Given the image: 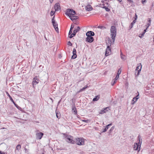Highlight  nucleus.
<instances>
[{
  "label": "nucleus",
  "instance_id": "f257e3e1",
  "mask_svg": "<svg viewBox=\"0 0 154 154\" xmlns=\"http://www.w3.org/2000/svg\"><path fill=\"white\" fill-rule=\"evenodd\" d=\"M116 33V27L114 26H112L110 29V35L112 40L113 41V43H114L115 39Z\"/></svg>",
  "mask_w": 154,
  "mask_h": 154
},
{
  "label": "nucleus",
  "instance_id": "f03ea898",
  "mask_svg": "<svg viewBox=\"0 0 154 154\" xmlns=\"http://www.w3.org/2000/svg\"><path fill=\"white\" fill-rule=\"evenodd\" d=\"M76 144L79 145H83L85 143V140L83 138H77L75 139Z\"/></svg>",
  "mask_w": 154,
  "mask_h": 154
},
{
  "label": "nucleus",
  "instance_id": "7ed1b4c3",
  "mask_svg": "<svg viewBox=\"0 0 154 154\" xmlns=\"http://www.w3.org/2000/svg\"><path fill=\"white\" fill-rule=\"evenodd\" d=\"M75 12L72 9H68L65 13L66 15L69 16L74 15L75 14Z\"/></svg>",
  "mask_w": 154,
  "mask_h": 154
},
{
  "label": "nucleus",
  "instance_id": "20e7f679",
  "mask_svg": "<svg viewBox=\"0 0 154 154\" xmlns=\"http://www.w3.org/2000/svg\"><path fill=\"white\" fill-rule=\"evenodd\" d=\"M142 68V66L141 63L137 64V66L136 67L135 70V75H138L140 72Z\"/></svg>",
  "mask_w": 154,
  "mask_h": 154
},
{
  "label": "nucleus",
  "instance_id": "39448f33",
  "mask_svg": "<svg viewBox=\"0 0 154 154\" xmlns=\"http://www.w3.org/2000/svg\"><path fill=\"white\" fill-rule=\"evenodd\" d=\"M36 139L40 140L41 139L42 136L44 135L43 133L39 132L38 131H36Z\"/></svg>",
  "mask_w": 154,
  "mask_h": 154
},
{
  "label": "nucleus",
  "instance_id": "423d86ee",
  "mask_svg": "<svg viewBox=\"0 0 154 154\" xmlns=\"http://www.w3.org/2000/svg\"><path fill=\"white\" fill-rule=\"evenodd\" d=\"M66 141L68 143H73L74 141L73 140V137L71 136H68L66 137Z\"/></svg>",
  "mask_w": 154,
  "mask_h": 154
},
{
  "label": "nucleus",
  "instance_id": "0eeeda50",
  "mask_svg": "<svg viewBox=\"0 0 154 154\" xmlns=\"http://www.w3.org/2000/svg\"><path fill=\"white\" fill-rule=\"evenodd\" d=\"M140 147L137 143H135L134 145L133 148L134 150H137L138 152H139L140 149Z\"/></svg>",
  "mask_w": 154,
  "mask_h": 154
},
{
  "label": "nucleus",
  "instance_id": "6e6552de",
  "mask_svg": "<svg viewBox=\"0 0 154 154\" xmlns=\"http://www.w3.org/2000/svg\"><path fill=\"white\" fill-rule=\"evenodd\" d=\"M111 51L110 47H109V46H107L105 52V55L107 56L109 55L110 54Z\"/></svg>",
  "mask_w": 154,
  "mask_h": 154
},
{
  "label": "nucleus",
  "instance_id": "1a4fd4ad",
  "mask_svg": "<svg viewBox=\"0 0 154 154\" xmlns=\"http://www.w3.org/2000/svg\"><path fill=\"white\" fill-rule=\"evenodd\" d=\"M86 40L87 42L91 43L94 41V38L92 36H89V35L86 38Z\"/></svg>",
  "mask_w": 154,
  "mask_h": 154
},
{
  "label": "nucleus",
  "instance_id": "9d476101",
  "mask_svg": "<svg viewBox=\"0 0 154 154\" xmlns=\"http://www.w3.org/2000/svg\"><path fill=\"white\" fill-rule=\"evenodd\" d=\"M53 23V26L54 27V28L55 30L57 32H58V25L57 23L56 22L53 21L52 22Z\"/></svg>",
  "mask_w": 154,
  "mask_h": 154
},
{
  "label": "nucleus",
  "instance_id": "9b49d317",
  "mask_svg": "<svg viewBox=\"0 0 154 154\" xmlns=\"http://www.w3.org/2000/svg\"><path fill=\"white\" fill-rule=\"evenodd\" d=\"M54 7L55 11H59L60 10V5L59 3L56 4Z\"/></svg>",
  "mask_w": 154,
  "mask_h": 154
},
{
  "label": "nucleus",
  "instance_id": "f8f14e48",
  "mask_svg": "<svg viewBox=\"0 0 154 154\" xmlns=\"http://www.w3.org/2000/svg\"><path fill=\"white\" fill-rule=\"evenodd\" d=\"M80 29V28L79 26L77 27V28H75L74 30L73 31L72 35H75L76 33L79 31Z\"/></svg>",
  "mask_w": 154,
  "mask_h": 154
},
{
  "label": "nucleus",
  "instance_id": "ddd939ff",
  "mask_svg": "<svg viewBox=\"0 0 154 154\" xmlns=\"http://www.w3.org/2000/svg\"><path fill=\"white\" fill-rule=\"evenodd\" d=\"M114 43H113V42H112L110 38H108V41L106 42V45L107 46H109V47H110L111 46V44H113Z\"/></svg>",
  "mask_w": 154,
  "mask_h": 154
},
{
  "label": "nucleus",
  "instance_id": "4468645a",
  "mask_svg": "<svg viewBox=\"0 0 154 154\" xmlns=\"http://www.w3.org/2000/svg\"><path fill=\"white\" fill-rule=\"evenodd\" d=\"M94 33L91 31H88L86 33V35L87 36H88V35H89V36H94Z\"/></svg>",
  "mask_w": 154,
  "mask_h": 154
},
{
  "label": "nucleus",
  "instance_id": "2eb2a0df",
  "mask_svg": "<svg viewBox=\"0 0 154 154\" xmlns=\"http://www.w3.org/2000/svg\"><path fill=\"white\" fill-rule=\"evenodd\" d=\"M85 9L86 11H89L92 9V8L90 5H88L85 7Z\"/></svg>",
  "mask_w": 154,
  "mask_h": 154
},
{
  "label": "nucleus",
  "instance_id": "dca6fc26",
  "mask_svg": "<svg viewBox=\"0 0 154 154\" xmlns=\"http://www.w3.org/2000/svg\"><path fill=\"white\" fill-rule=\"evenodd\" d=\"M137 93H138V94L137 96L136 97H134L132 100V101L134 102V103H132V104H134L135 102L137 101L139 98L138 96L139 94V92H137Z\"/></svg>",
  "mask_w": 154,
  "mask_h": 154
},
{
  "label": "nucleus",
  "instance_id": "f3484780",
  "mask_svg": "<svg viewBox=\"0 0 154 154\" xmlns=\"http://www.w3.org/2000/svg\"><path fill=\"white\" fill-rule=\"evenodd\" d=\"M121 69L120 68L118 70L117 74L116 75V77L115 78L116 80H117L119 78V75L121 73Z\"/></svg>",
  "mask_w": 154,
  "mask_h": 154
},
{
  "label": "nucleus",
  "instance_id": "a211bd4d",
  "mask_svg": "<svg viewBox=\"0 0 154 154\" xmlns=\"http://www.w3.org/2000/svg\"><path fill=\"white\" fill-rule=\"evenodd\" d=\"M69 18H70V19L72 20H75L76 19H78V17L77 16H75L74 15H72L71 16H69Z\"/></svg>",
  "mask_w": 154,
  "mask_h": 154
},
{
  "label": "nucleus",
  "instance_id": "6ab92c4d",
  "mask_svg": "<svg viewBox=\"0 0 154 154\" xmlns=\"http://www.w3.org/2000/svg\"><path fill=\"white\" fill-rule=\"evenodd\" d=\"M38 80L36 78V77L34 78L33 79V81L32 82V84L33 85H36L37 83H38Z\"/></svg>",
  "mask_w": 154,
  "mask_h": 154
},
{
  "label": "nucleus",
  "instance_id": "aec40b11",
  "mask_svg": "<svg viewBox=\"0 0 154 154\" xmlns=\"http://www.w3.org/2000/svg\"><path fill=\"white\" fill-rule=\"evenodd\" d=\"M6 93L7 96L9 97L10 100L12 101L14 104H15V102L14 101L13 99L12 98V97L11 96L8 92H6Z\"/></svg>",
  "mask_w": 154,
  "mask_h": 154
},
{
  "label": "nucleus",
  "instance_id": "412c9836",
  "mask_svg": "<svg viewBox=\"0 0 154 154\" xmlns=\"http://www.w3.org/2000/svg\"><path fill=\"white\" fill-rule=\"evenodd\" d=\"M147 21L148 23H147V25H146V26L147 27V29L150 26L151 24V20L150 18H148Z\"/></svg>",
  "mask_w": 154,
  "mask_h": 154
},
{
  "label": "nucleus",
  "instance_id": "4be33fe9",
  "mask_svg": "<svg viewBox=\"0 0 154 154\" xmlns=\"http://www.w3.org/2000/svg\"><path fill=\"white\" fill-rule=\"evenodd\" d=\"M100 97L99 95H97L96 96L95 98H94L93 99V101H97L100 98Z\"/></svg>",
  "mask_w": 154,
  "mask_h": 154
},
{
  "label": "nucleus",
  "instance_id": "5701e85b",
  "mask_svg": "<svg viewBox=\"0 0 154 154\" xmlns=\"http://www.w3.org/2000/svg\"><path fill=\"white\" fill-rule=\"evenodd\" d=\"M135 23V20H134L131 23V25L129 26V29H131L133 27L134 24Z\"/></svg>",
  "mask_w": 154,
  "mask_h": 154
},
{
  "label": "nucleus",
  "instance_id": "b1692460",
  "mask_svg": "<svg viewBox=\"0 0 154 154\" xmlns=\"http://www.w3.org/2000/svg\"><path fill=\"white\" fill-rule=\"evenodd\" d=\"M121 59L123 60H125V56L123 55L121 52Z\"/></svg>",
  "mask_w": 154,
  "mask_h": 154
},
{
  "label": "nucleus",
  "instance_id": "393cba45",
  "mask_svg": "<svg viewBox=\"0 0 154 154\" xmlns=\"http://www.w3.org/2000/svg\"><path fill=\"white\" fill-rule=\"evenodd\" d=\"M88 87V86H85L84 87H83L82 89H81L78 92H81L82 91H83L85 90V89H86Z\"/></svg>",
  "mask_w": 154,
  "mask_h": 154
},
{
  "label": "nucleus",
  "instance_id": "a878e982",
  "mask_svg": "<svg viewBox=\"0 0 154 154\" xmlns=\"http://www.w3.org/2000/svg\"><path fill=\"white\" fill-rule=\"evenodd\" d=\"M21 147V145L20 144H18L16 146V149L19 151Z\"/></svg>",
  "mask_w": 154,
  "mask_h": 154
},
{
  "label": "nucleus",
  "instance_id": "bb28decb",
  "mask_svg": "<svg viewBox=\"0 0 154 154\" xmlns=\"http://www.w3.org/2000/svg\"><path fill=\"white\" fill-rule=\"evenodd\" d=\"M73 55L72 56V58L73 59H75L77 57V55L76 53H72Z\"/></svg>",
  "mask_w": 154,
  "mask_h": 154
},
{
  "label": "nucleus",
  "instance_id": "cd10ccee",
  "mask_svg": "<svg viewBox=\"0 0 154 154\" xmlns=\"http://www.w3.org/2000/svg\"><path fill=\"white\" fill-rule=\"evenodd\" d=\"M25 150V152L27 154H29V149H27L26 148L24 149Z\"/></svg>",
  "mask_w": 154,
  "mask_h": 154
},
{
  "label": "nucleus",
  "instance_id": "c85d7f7f",
  "mask_svg": "<svg viewBox=\"0 0 154 154\" xmlns=\"http://www.w3.org/2000/svg\"><path fill=\"white\" fill-rule=\"evenodd\" d=\"M56 115L57 117L59 119L60 117V115L59 113H57V112H56Z\"/></svg>",
  "mask_w": 154,
  "mask_h": 154
},
{
  "label": "nucleus",
  "instance_id": "c756f323",
  "mask_svg": "<svg viewBox=\"0 0 154 154\" xmlns=\"http://www.w3.org/2000/svg\"><path fill=\"white\" fill-rule=\"evenodd\" d=\"M117 80H116L115 79L112 81V83H111V85L112 86L116 82V81Z\"/></svg>",
  "mask_w": 154,
  "mask_h": 154
},
{
  "label": "nucleus",
  "instance_id": "7c9ffc66",
  "mask_svg": "<svg viewBox=\"0 0 154 154\" xmlns=\"http://www.w3.org/2000/svg\"><path fill=\"white\" fill-rule=\"evenodd\" d=\"M103 8H104L107 11H110V9L106 6H104Z\"/></svg>",
  "mask_w": 154,
  "mask_h": 154
},
{
  "label": "nucleus",
  "instance_id": "2f4dec72",
  "mask_svg": "<svg viewBox=\"0 0 154 154\" xmlns=\"http://www.w3.org/2000/svg\"><path fill=\"white\" fill-rule=\"evenodd\" d=\"M112 125V124H111V123L109 124L106 126L105 128H106V129L107 130L108 129L109 127L111 126Z\"/></svg>",
  "mask_w": 154,
  "mask_h": 154
},
{
  "label": "nucleus",
  "instance_id": "473e14b6",
  "mask_svg": "<svg viewBox=\"0 0 154 154\" xmlns=\"http://www.w3.org/2000/svg\"><path fill=\"white\" fill-rule=\"evenodd\" d=\"M106 112V111H104L103 109L102 110H101L100 112H99V113L101 114H103L105 112Z\"/></svg>",
  "mask_w": 154,
  "mask_h": 154
},
{
  "label": "nucleus",
  "instance_id": "72a5a7b5",
  "mask_svg": "<svg viewBox=\"0 0 154 154\" xmlns=\"http://www.w3.org/2000/svg\"><path fill=\"white\" fill-rule=\"evenodd\" d=\"M142 143V139H141L140 140H139V142L137 143L138 145H139L140 146V145Z\"/></svg>",
  "mask_w": 154,
  "mask_h": 154
},
{
  "label": "nucleus",
  "instance_id": "f704fd0d",
  "mask_svg": "<svg viewBox=\"0 0 154 154\" xmlns=\"http://www.w3.org/2000/svg\"><path fill=\"white\" fill-rule=\"evenodd\" d=\"M74 108L75 109V110L74 111V112L75 114H76L77 113V110H76V107L75 106H74Z\"/></svg>",
  "mask_w": 154,
  "mask_h": 154
},
{
  "label": "nucleus",
  "instance_id": "c9c22d12",
  "mask_svg": "<svg viewBox=\"0 0 154 154\" xmlns=\"http://www.w3.org/2000/svg\"><path fill=\"white\" fill-rule=\"evenodd\" d=\"M55 12L54 11H52L50 13V15L51 16H52L54 14Z\"/></svg>",
  "mask_w": 154,
  "mask_h": 154
},
{
  "label": "nucleus",
  "instance_id": "e433bc0d",
  "mask_svg": "<svg viewBox=\"0 0 154 154\" xmlns=\"http://www.w3.org/2000/svg\"><path fill=\"white\" fill-rule=\"evenodd\" d=\"M67 45L71 46H72V43L70 41H69L68 42Z\"/></svg>",
  "mask_w": 154,
  "mask_h": 154
},
{
  "label": "nucleus",
  "instance_id": "4c0bfd02",
  "mask_svg": "<svg viewBox=\"0 0 154 154\" xmlns=\"http://www.w3.org/2000/svg\"><path fill=\"white\" fill-rule=\"evenodd\" d=\"M72 53H76V51L75 48H74L73 49Z\"/></svg>",
  "mask_w": 154,
  "mask_h": 154
},
{
  "label": "nucleus",
  "instance_id": "58836bf2",
  "mask_svg": "<svg viewBox=\"0 0 154 154\" xmlns=\"http://www.w3.org/2000/svg\"><path fill=\"white\" fill-rule=\"evenodd\" d=\"M114 126H112V127L111 128H110V130H109L110 131H112L113 130V129H114Z\"/></svg>",
  "mask_w": 154,
  "mask_h": 154
},
{
  "label": "nucleus",
  "instance_id": "ea45409f",
  "mask_svg": "<svg viewBox=\"0 0 154 154\" xmlns=\"http://www.w3.org/2000/svg\"><path fill=\"white\" fill-rule=\"evenodd\" d=\"M82 121L84 122H88L89 120H83Z\"/></svg>",
  "mask_w": 154,
  "mask_h": 154
},
{
  "label": "nucleus",
  "instance_id": "a19ab883",
  "mask_svg": "<svg viewBox=\"0 0 154 154\" xmlns=\"http://www.w3.org/2000/svg\"><path fill=\"white\" fill-rule=\"evenodd\" d=\"M103 28H105L104 27L102 26H98V28L102 29Z\"/></svg>",
  "mask_w": 154,
  "mask_h": 154
},
{
  "label": "nucleus",
  "instance_id": "79ce46f5",
  "mask_svg": "<svg viewBox=\"0 0 154 154\" xmlns=\"http://www.w3.org/2000/svg\"><path fill=\"white\" fill-rule=\"evenodd\" d=\"M74 25H72L71 26L70 29H71V30H72V29L74 28Z\"/></svg>",
  "mask_w": 154,
  "mask_h": 154
},
{
  "label": "nucleus",
  "instance_id": "37998d69",
  "mask_svg": "<svg viewBox=\"0 0 154 154\" xmlns=\"http://www.w3.org/2000/svg\"><path fill=\"white\" fill-rule=\"evenodd\" d=\"M109 109V107H107L105 108L104 109H103L104 111H106V110L107 111V109Z\"/></svg>",
  "mask_w": 154,
  "mask_h": 154
},
{
  "label": "nucleus",
  "instance_id": "c03bdc74",
  "mask_svg": "<svg viewBox=\"0 0 154 154\" xmlns=\"http://www.w3.org/2000/svg\"><path fill=\"white\" fill-rule=\"evenodd\" d=\"M75 35H72V34H71V35H70L69 37V38H72Z\"/></svg>",
  "mask_w": 154,
  "mask_h": 154
},
{
  "label": "nucleus",
  "instance_id": "a18cd8bd",
  "mask_svg": "<svg viewBox=\"0 0 154 154\" xmlns=\"http://www.w3.org/2000/svg\"><path fill=\"white\" fill-rule=\"evenodd\" d=\"M72 30L70 29V30H69V35L71 34L72 33Z\"/></svg>",
  "mask_w": 154,
  "mask_h": 154
},
{
  "label": "nucleus",
  "instance_id": "49530a36",
  "mask_svg": "<svg viewBox=\"0 0 154 154\" xmlns=\"http://www.w3.org/2000/svg\"><path fill=\"white\" fill-rule=\"evenodd\" d=\"M107 129H106V128H105L103 130V132H105L107 131Z\"/></svg>",
  "mask_w": 154,
  "mask_h": 154
},
{
  "label": "nucleus",
  "instance_id": "de8ad7c7",
  "mask_svg": "<svg viewBox=\"0 0 154 154\" xmlns=\"http://www.w3.org/2000/svg\"><path fill=\"white\" fill-rule=\"evenodd\" d=\"M146 0H142V1H141L142 3V4H143L145 2Z\"/></svg>",
  "mask_w": 154,
  "mask_h": 154
},
{
  "label": "nucleus",
  "instance_id": "09e8293b",
  "mask_svg": "<svg viewBox=\"0 0 154 154\" xmlns=\"http://www.w3.org/2000/svg\"><path fill=\"white\" fill-rule=\"evenodd\" d=\"M54 17L53 18H52V22L53 21L54 22L55 21V20H54Z\"/></svg>",
  "mask_w": 154,
  "mask_h": 154
},
{
  "label": "nucleus",
  "instance_id": "8fccbe9b",
  "mask_svg": "<svg viewBox=\"0 0 154 154\" xmlns=\"http://www.w3.org/2000/svg\"><path fill=\"white\" fill-rule=\"evenodd\" d=\"M138 138L139 139V140H140L141 138L140 135H139L138 137Z\"/></svg>",
  "mask_w": 154,
  "mask_h": 154
},
{
  "label": "nucleus",
  "instance_id": "3c124183",
  "mask_svg": "<svg viewBox=\"0 0 154 154\" xmlns=\"http://www.w3.org/2000/svg\"><path fill=\"white\" fill-rule=\"evenodd\" d=\"M14 104L15 106L17 107L18 108V107H19V106L17 104H16L15 103V104Z\"/></svg>",
  "mask_w": 154,
  "mask_h": 154
},
{
  "label": "nucleus",
  "instance_id": "603ef678",
  "mask_svg": "<svg viewBox=\"0 0 154 154\" xmlns=\"http://www.w3.org/2000/svg\"><path fill=\"white\" fill-rule=\"evenodd\" d=\"M147 29V28H146V29H145L143 31V32L145 33L146 32V30Z\"/></svg>",
  "mask_w": 154,
  "mask_h": 154
},
{
  "label": "nucleus",
  "instance_id": "864d4df0",
  "mask_svg": "<svg viewBox=\"0 0 154 154\" xmlns=\"http://www.w3.org/2000/svg\"><path fill=\"white\" fill-rule=\"evenodd\" d=\"M128 2H133V0H127Z\"/></svg>",
  "mask_w": 154,
  "mask_h": 154
},
{
  "label": "nucleus",
  "instance_id": "5fc2aeb1",
  "mask_svg": "<svg viewBox=\"0 0 154 154\" xmlns=\"http://www.w3.org/2000/svg\"><path fill=\"white\" fill-rule=\"evenodd\" d=\"M80 154H84V152L83 151H81L80 152Z\"/></svg>",
  "mask_w": 154,
  "mask_h": 154
},
{
  "label": "nucleus",
  "instance_id": "6e6d98bb",
  "mask_svg": "<svg viewBox=\"0 0 154 154\" xmlns=\"http://www.w3.org/2000/svg\"><path fill=\"white\" fill-rule=\"evenodd\" d=\"M135 19L136 20L137 18V16L136 14H135Z\"/></svg>",
  "mask_w": 154,
  "mask_h": 154
},
{
  "label": "nucleus",
  "instance_id": "4d7b16f0",
  "mask_svg": "<svg viewBox=\"0 0 154 154\" xmlns=\"http://www.w3.org/2000/svg\"><path fill=\"white\" fill-rule=\"evenodd\" d=\"M145 33H144L143 32L142 34H141V35H142V36H143L144 34H145Z\"/></svg>",
  "mask_w": 154,
  "mask_h": 154
},
{
  "label": "nucleus",
  "instance_id": "13d9d810",
  "mask_svg": "<svg viewBox=\"0 0 154 154\" xmlns=\"http://www.w3.org/2000/svg\"><path fill=\"white\" fill-rule=\"evenodd\" d=\"M143 36H142V35L141 36H139V37H140L141 38H142V37Z\"/></svg>",
  "mask_w": 154,
  "mask_h": 154
},
{
  "label": "nucleus",
  "instance_id": "bf43d9fd",
  "mask_svg": "<svg viewBox=\"0 0 154 154\" xmlns=\"http://www.w3.org/2000/svg\"><path fill=\"white\" fill-rule=\"evenodd\" d=\"M2 154H7L5 152H2Z\"/></svg>",
  "mask_w": 154,
  "mask_h": 154
},
{
  "label": "nucleus",
  "instance_id": "052dcab7",
  "mask_svg": "<svg viewBox=\"0 0 154 154\" xmlns=\"http://www.w3.org/2000/svg\"><path fill=\"white\" fill-rule=\"evenodd\" d=\"M119 2H121L122 1V0H117Z\"/></svg>",
  "mask_w": 154,
  "mask_h": 154
},
{
  "label": "nucleus",
  "instance_id": "680f3d73",
  "mask_svg": "<svg viewBox=\"0 0 154 154\" xmlns=\"http://www.w3.org/2000/svg\"><path fill=\"white\" fill-rule=\"evenodd\" d=\"M2 152L1 151H0V154H2Z\"/></svg>",
  "mask_w": 154,
  "mask_h": 154
},
{
  "label": "nucleus",
  "instance_id": "e2e57ef3",
  "mask_svg": "<svg viewBox=\"0 0 154 154\" xmlns=\"http://www.w3.org/2000/svg\"><path fill=\"white\" fill-rule=\"evenodd\" d=\"M2 152L1 151H0V154H2Z\"/></svg>",
  "mask_w": 154,
  "mask_h": 154
},
{
  "label": "nucleus",
  "instance_id": "0e129e2a",
  "mask_svg": "<svg viewBox=\"0 0 154 154\" xmlns=\"http://www.w3.org/2000/svg\"><path fill=\"white\" fill-rule=\"evenodd\" d=\"M72 110H75V109L74 108V107L72 108Z\"/></svg>",
  "mask_w": 154,
  "mask_h": 154
},
{
  "label": "nucleus",
  "instance_id": "69168bd1",
  "mask_svg": "<svg viewBox=\"0 0 154 154\" xmlns=\"http://www.w3.org/2000/svg\"><path fill=\"white\" fill-rule=\"evenodd\" d=\"M60 100L59 102H58V104H59V103H60Z\"/></svg>",
  "mask_w": 154,
  "mask_h": 154
},
{
  "label": "nucleus",
  "instance_id": "338daca9",
  "mask_svg": "<svg viewBox=\"0 0 154 154\" xmlns=\"http://www.w3.org/2000/svg\"><path fill=\"white\" fill-rule=\"evenodd\" d=\"M45 39L46 40H47V38H46V37H45Z\"/></svg>",
  "mask_w": 154,
  "mask_h": 154
},
{
  "label": "nucleus",
  "instance_id": "774afa93",
  "mask_svg": "<svg viewBox=\"0 0 154 154\" xmlns=\"http://www.w3.org/2000/svg\"><path fill=\"white\" fill-rule=\"evenodd\" d=\"M50 2L51 3H52V2H51V1H50Z\"/></svg>",
  "mask_w": 154,
  "mask_h": 154
}]
</instances>
